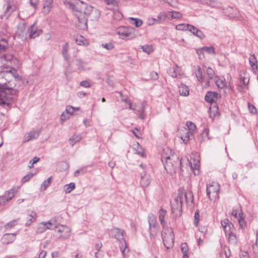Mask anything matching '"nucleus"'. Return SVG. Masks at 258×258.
I'll return each mask as SVG.
<instances>
[{
  "label": "nucleus",
  "mask_w": 258,
  "mask_h": 258,
  "mask_svg": "<svg viewBox=\"0 0 258 258\" xmlns=\"http://www.w3.org/2000/svg\"><path fill=\"white\" fill-rule=\"evenodd\" d=\"M20 82V79L15 69L2 71L0 72V105L10 106L12 102V98L7 96L6 92L8 90L10 93L14 95L17 90L14 89L16 85Z\"/></svg>",
  "instance_id": "obj_1"
},
{
  "label": "nucleus",
  "mask_w": 258,
  "mask_h": 258,
  "mask_svg": "<svg viewBox=\"0 0 258 258\" xmlns=\"http://www.w3.org/2000/svg\"><path fill=\"white\" fill-rule=\"evenodd\" d=\"M67 4L71 9L77 12L76 15L82 17H88L90 15L93 10V8L91 6L80 0L76 1L74 4L69 2Z\"/></svg>",
  "instance_id": "obj_2"
},
{
  "label": "nucleus",
  "mask_w": 258,
  "mask_h": 258,
  "mask_svg": "<svg viewBox=\"0 0 258 258\" xmlns=\"http://www.w3.org/2000/svg\"><path fill=\"white\" fill-rule=\"evenodd\" d=\"M162 161L167 172L172 175L176 172L178 165V159L173 154L167 155L165 153L162 156Z\"/></svg>",
  "instance_id": "obj_3"
},
{
  "label": "nucleus",
  "mask_w": 258,
  "mask_h": 258,
  "mask_svg": "<svg viewBox=\"0 0 258 258\" xmlns=\"http://www.w3.org/2000/svg\"><path fill=\"white\" fill-rule=\"evenodd\" d=\"M162 241L167 249H169L173 246L174 235L172 228L167 226L162 227L161 232Z\"/></svg>",
  "instance_id": "obj_4"
},
{
  "label": "nucleus",
  "mask_w": 258,
  "mask_h": 258,
  "mask_svg": "<svg viewBox=\"0 0 258 258\" xmlns=\"http://www.w3.org/2000/svg\"><path fill=\"white\" fill-rule=\"evenodd\" d=\"M220 185L218 182H212L207 186V194L211 201H215L219 199Z\"/></svg>",
  "instance_id": "obj_5"
},
{
  "label": "nucleus",
  "mask_w": 258,
  "mask_h": 258,
  "mask_svg": "<svg viewBox=\"0 0 258 258\" xmlns=\"http://www.w3.org/2000/svg\"><path fill=\"white\" fill-rule=\"evenodd\" d=\"M135 31L132 27L120 26L116 30V33L122 39H132L135 37Z\"/></svg>",
  "instance_id": "obj_6"
},
{
  "label": "nucleus",
  "mask_w": 258,
  "mask_h": 258,
  "mask_svg": "<svg viewBox=\"0 0 258 258\" xmlns=\"http://www.w3.org/2000/svg\"><path fill=\"white\" fill-rule=\"evenodd\" d=\"M184 199L183 190L180 189L177 197L171 203L172 212L180 213L182 210V202Z\"/></svg>",
  "instance_id": "obj_7"
},
{
  "label": "nucleus",
  "mask_w": 258,
  "mask_h": 258,
  "mask_svg": "<svg viewBox=\"0 0 258 258\" xmlns=\"http://www.w3.org/2000/svg\"><path fill=\"white\" fill-rule=\"evenodd\" d=\"M149 224L150 237L151 240H153L157 236L159 229L156 218L155 216H153L149 218Z\"/></svg>",
  "instance_id": "obj_8"
},
{
  "label": "nucleus",
  "mask_w": 258,
  "mask_h": 258,
  "mask_svg": "<svg viewBox=\"0 0 258 258\" xmlns=\"http://www.w3.org/2000/svg\"><path fill=\"white\" fill-rule=\"evenodd\" d=\"M43 4L42 12L44 14H47L50 11L53 0H43ZM38 2L39 0H30L31 5L35 9L37 8V5Z\"/></svg>",
  "instance_id": "obj_9"
},
{
  "label": "nucleus",
  "mask_w": 258,
  "mask_h": 258,
  "mask_svg": "<svg viewBox=\"0 0 258 258\" xmlns=\"http://www.w3.org/2000/svg\"><path fill=\"white\" fill-rule=\"evenodd\" d=\"M28 29L24 23H20L17 26V30L15 34V37L21 39L22 41L27 38Z\"/></svg>",
  "instance_id": "obj_10"
},
{
  "label": "nucleus",
  "mask_w": 258,
  "mask_h": 258,
  "mask_svg": "<svg viewBox=\"0 0 258 258\" xmlns=\"http://www.w3.org/2000/svg\"><path fill=\"white\" fill-rule=\"evenodd\" d=\"M1 61L4 63V70L3 71L14 69L12 67V63L16 61V59L11 54H7L3 56Z\"/></svg>",
  "instance_id": "obj_11"
},
{
  "label": "nucleus",
  "mask_w": 258,
  "mask_h": 258,
  "mask_svg": "<svg viewBox=\"0 0 258 258\" xmlns=\"http://www.w3.org/2000/svg\"><path fill=\"white\" fill-rule=\"evenodd\" d=\"M178 136L185 144H187L194 137L191 133L186 130V128L183 127L178 130Z\"/></svg>",
  "instance_id": "obj_12"
},
{
  "label": "nucleus",
  "mask_w": 258,
  "mask_h": 258,
  "mask_svg": "<svg viewBox=\"0 0 258 258\" xmlns=\"http://www.w3.org/2000/svg\"><path fill=\"white\" fill-rule=\"evenodd\" d=\"M15 195V190L11 189L6 191L3 195L0 196V205L3 206L12 199Z\"/></svg>",
  "instance_id": "obj_13"
},
{
  "label": "nucleus",
  "mask_w": 258,
  "mask_h": 258,
  "mask_svg": "<svg viewBox=\"0 0 258 258\" xmlns=\"http://www.w3.org/2000/svg\"><path fill=\"white\" fill-rule=\"evenodd\" d=\"M78 21L76 22L77 27L82 30H86L87 29V17L80 16L76 15Z\"/></svg>",
  "instance_id": "obj_14"
},
{
  "label": "nucleus",
  "mask_w": 258,
  "mask_h": 258,
  "mask_svg": "<svg viewBox=\"0 0 258 258\" xmlns=\"http://www.w3.org/2000/svg\"><path fill=\"white\" fill-rule=\"evenodd\" d=\"M40 130H33L25 134L23 139V143L29 142L30 140L36 139L39 136Z\"/></svg>",
  "instance_id": "obj_15"
},
{
  "label": "nucleus",
  "mask_w": 258,
  "mask_h": 258,
  "mask_svg": "<svg viewBox=\"0 0 258 258\" xmlns=\"http://www.w3.org/2000/svg\"><path fill=\"white\" fill-rule=\"evenodd\" d=\"M196 158H191L189 161V164L191 169L192 170L195 175L199 174L200 160L198 155H196Z\"/></svg>",
  "instance_id": "obj_16"
},
{
  "label": "nucleus",
  "mask_w": 258,
  "mask_h": 258,
  "mask_svg": "<svg viewBox=\"0 0 258 258\" xmlns=\"http://www.w3.org/2000/svg\"><path fill=\"white\" fill-rule=\"evenodd\" d=\"M53 226L55 227V226L50 221L41 222L37 227V232L38 233H42L46 231V230L51 229Z\"/></svg>",
  "instance_id": "obj_17"
},
{
  "label": "nucleus",
  "mask_w": 258,
  "mask_h": 258,
  "mask_svg": "<svg viewBox=\"0 0 258 258\" xmlns=\"http://www.w3.org/2000/svg\"><path fill=\"white\" fill-rule=\"evenodd\" d=\"M217 86L220 89L225 90L228 88L225 79L223 77L215 76L214 79Z\"/></svg>",
  "instance_id": "obj_18"
},
{
  "label": "nucleus",
  "mask_w": 258,
  "mask_h": 258,
  "mask_svg": "<svg viewBox=\"0 0 258 258\" xmlns=\"http://www.w3.org/2000/svg\"><path fill=\"white\" fill-rule=\"evenodd\" d=\"M168 73L173 78H176L178 76H181L183 74L181 68L176 64L174 68H170L168 70Z\"/></svg>",
  "instance_id": "obj_19"
},
{
  "label": "nucleus",
  "mask_w": 258,
  "mask_h": 258,
  "mask_svg": "<svg viewBox=\"0 0 258 258\" xmlns=\"http://www.w3.org/2000/svg\"><path fill=\"white\" fill-rule=\"evenodd\" d=\"M109 234L116 239H123V231L117 228H113L110 230Z\"/></svg>",
  "instance_id": "obj_20"
},
{
  "label": "nucleus",
  "mask_w": 258,
  "mask_h": 258,
  "mask_svg": "<svg viewBox=\"0 0 258 258\" xmlns=\"http://www.w3.org/2000/svg\"><path fill=\"white\" fill-rule=\"evenodd\" d=\"M250 66L252 72L256 74L258 69L257 61L254 54H251L248 58Z\"/></svg>",
  "instance_id": "obj_21"
},
{
  "label": "nucleus",
  "mask_w": 258,
  "mask_h": 258,
  "mask_svg": "<svg viewBox=\"0 0 258 258\" xmlns=\"http://www.w3.org/2000/svg\"><path fill=\"white\" fill-rule=\"evenodd\" d=\"M37 218V214L33 211H29L27 214V221L26 222L25 225L26 226H29L31 225V224L34 222H35Z\"/></svg>",
  "instance_id": "obj_22"
},
{
  "label": "nucleus",
  "mask_w": 258,
  "mask_h": 258,
  "mask_svg": "<svg viewBox=\"0 0 258 258\" xmlns=\"http://www.w3.org/2000/svg\"><path fill=\"white\" fill-rule=\"evenodd\" d=\"M16 238V234H6L2 237V241L4 243L9 244L13 242Z\"/></svg>",
  "instance_id": "obj_23"
},
{
  "label": "nucleus",
  "mask_w": 258,
  "mask_h": 258,
  "mask_svg": "<svg viewBox=\"0 0 258 258\" xmlns=\"http://www.w3.org/2000/svg\"><path fill=\"white\" fill-rule=\"evenodd\" d=\"M219 94L215 92H208L205 96V100L208 102H213L218 98Z\"/></svg>",
  "instance_id": "obj_24"
},
{
  "label": "nucleus",
  "mask_w": 258,
  "mask_h": 258,
  "mask_svg": "<svg viewBox=\"0 0 258 258\" xmlns=\"http://www.w3.org/2000/svg\"><path fill=\"white\" fill-rule=\"evenodd\" d=\"M206 74L208 76V80H207V83L204 86V87H207L208 86H209L210 85L211 80H214V78L215 77L214 76V72L211 68H208L207 69Z\"/></svg>",
  "instance_id": "obj_25"
},
{
  "label": "nucleus",
  "mask_w": 258,
  "mask_h": 258,
  "mask_svg": "<svg viewBox=\"0 0 258 258\" xmlns=\"http://www.w3.org/2000/svg\"><path fill=\"white\" fill-rule=\"evenodd\" d=\"M188 31L200 39H203L205 37L204 34L201 30L192 25H190Z\"/></svg>",
  "instance_id": "obj_26"
},
{
  "label": "nucleus",
  "mask_w": 258,
  "mask_h": 258,
  "mask_svg": "<svg viewBox=\"0 0 258 258\" xmlns=\"http://www.w3.org/2000/svg\"><path fill=\"white\" fill-rule=\"evenodd\" d=\"M151 182L150 176L146 174L142 176L140 183L142 187H146L149 185Z\"/></svg>",
  "instance_id": "obj_27"
},
{
  "label": "nucleus",
  "mask_w": 258,
  "mask_h": 258,
  "mask_svg": "<svg viewBox=\"0 0 258 258\" xmlns=\"http://www.w3.org/2000/svg\"><path fill=\"white\" fill-rule=\"evenodd\" d=\"M167 211L163 209H160L159 211V219L162 227L167 226L166 223L164 220Z\"/></svg>",
  "instance_id": "obj_28"
},
{
  "label": "nucleus",
  "mask_w": 258,
  "mask_h": 258,
  "mask_svg": "<svg viewBox=\"0 0 258 258\" xmlns=\"http://www.w3.org/2000/svg\"><path fill=\"white\" fill-rule=\"evenodd\" d=\"M41 33L42 31L41 30H38L34 24L31 26L29 34V37L30 38H35L38 36Z\"/></svg>",
  "instance_id": "obj_29"
},
{
  "label": "nucleus",
  "mask_w": 258,
  "mask_h": 258,
  "mask_svg": "<svg viewBox=\"0 0 258 258\" xmlns=\"http://www.w3.org/2000/svg\"><path fill=\"white\" fill-rule=\"evenodd\" d=\"M221 225L225 233H228L231 231V226H233L229 221L225 219L221 221Z\"/></svg>",
  "instance_id": "obj_30"
},
{
  "label": "nucleus",
  "mask_w": 258,
  "mask_h": 258,
  "mask_svg": "<svg viewBox=\"0 0 258 258\" xmlns=\"http://www.w3.org/2000/svg\"><path fill=\"white\" fill-rule=\"evenodd\" d=\"M77 66L80 70H87L91 68L90 66L87 62L81 59L77 60Z\"/></svg>",
  "instance_id": "obj_31"
},
{
  "label": "nucleus",
  "mask_w": 258,
  "mask_h": 258,
  "mask_svg": "<svg viewBox=\"0 0 258 258\" xmlns=\"http://www.w3.org/2000/svg\"><path fill=\"white\" fill-rule=\"evenodd\" d=\"M184 199L185 200L186 203L189 205H192L194 202V196L191 191L185 193L183 191Z\"/></svg>",
  "instance_id": "obj_32"
},
{
  "label": "nucleus",
  "mask_w": 258,
  "mask_h": 258,
  "mask_svg": "<svg viewBox=\"0 0 258 258\" xmlns=\"http://www.w3.org/2000/svg\"><path fill=\"white\" fill-rule=\"evenodd\" d=\"M179 93L181 96H188L189 94V89L188 87L183 84H181L179 86Z\"/></svg>",
  "instance_id": "obj_33"
},
{
  "label": "nucleus",
  "mask_w": 258,
  "mask_h": 258,
  "mask_svg": "<svg viewBox=\"0 0 258 258\" xmlns=\"http://www.w3.org/2000/svg\"><path fill=\"white\" fill-rule=\"evenodd\" d=\"M75 42L78 45H88V41L82 35H77L75 38Z\"/></svg>",
  "instance_id": "obj_34"
},
{
  "label": "nucleus",
  "mask_w": 258,
  "mask_h": 258,
  "mask_svg": "<svg viewBox=\"0 0 258 258\" xmlns=\"http://www.w3.org/2000/svg\"><path fill=\"white\" fill-rule=\"evenodd\" d=\"M186 125L187 126L186 130L194 136L197 130L196 124L191 121H187L186 123Z\"/></svg>",
  "instance_id": "obj_35"
},
{
  "label": "nucleus",
  "mask_w": 258,
  "mask_h": 258,
  "mask_svg": "<svg viewBox=\"0 0 258 258\" xmlns=\"http://www.w3.org/2000/svg\"><path fill=\"white\" fill-rule=\"evenodd\" d=\"M199 51H205V52H207L209 54H215V48L212 46L203 47L201 48L200 49H199L197 50V52L199 54L200 58H201L200 54L199 53Z\"/></svg>",
  "instance_id": "obj_36"
},
{
  "label": "nucleus",
  "mask_w": 258,
  "mask_h": 258,
  "mask_svg": "<svg viewBox=\"0 0 258 258\" xmlns=\"http://www.w3.org/2000/svg\"><path fill=\"white\" fill-rule=\"evenodd\" d=\"M133 149L136 154L142 156L144 155V150L139 143L137 142L133 145Z\"/></svg>",
  "instance_id": "obj_37"
},
{
  "label": "nucleus",
  "mask_w": 258,
  "mask_h": 258,
  "mask_svg": "<svg viewBox=\"0 0 258 258\" xmlns=\"http://www.w3.org/2000/svg\"><path fill=\"white\" fill-rule=\"evenodd\" d=\"M168 16H169V19L171 20V19H180L182 18V15L181 13H180L179 12H177V11H170V12H168Z\"/></svg>",
  "instance_id": "obj_38"
},
{
  "label": "nucleus",
  "mask_w": 258,
  "mask_h": 258,
  "mask_svg": "<svg viewBox=\"0 0 258 258\" xmlns=\"http://www.w3.org/2000/svg\"><path fill=\"white\" fill-rule=\"evenodd\" d=\"M167 18H169L168 13L167 12H161L157 16V22L158 24L163 22L166 20Z\"/></svg>",
  "instance_id": "obj_39"
},
{
  "label": "nucleus",
  "mask_w": 258,
  "mask_h": 258,
  "mask_svg": "<svg viewBox=\"0 0 258 258\" xmlns=\"http://www.w3.org/2000/svg\"><path fill=\"white\" fill-rule=\"evenodd\" d=\"M52 177H49L47 180L43 181L40 188V190L44 191L50 185L51 183Z\"/></svg>",
  "instance_id": "obj_40"
},
{
  "label": "nucleus",
  "mask_w": 258,
  "mask_h": 258,
  "mask_svg": "<svg viewBox=\"0 0 258 258\" xmlns=\"http://www.w3.org/2000/svg\"><path fill=\"white\" fill-rule=\"evenodd\" d=\"M81 140V136L80 135H74L69 140V143L72 146H74L76 143Z\"/></svg>",
  "instance_id": "obj_41"
},
{
  "label": "nucleus",
  "mask_w": 258,
  "mask_h": 258,
  "mask_svg": "<svg viewBox=\"0 0 258 258\" xmlns=\"http://www.w3.org/2000/svg\"><path fill=\"white\" fill-rule=\"evenodd\" d=\"M196 77L197 78L198 80L202 83L204 81V79L203 77V73L201 70V68L200 66H197L196 68V71L195 72Z\"/></svg>",
  "instance_id": "obj_42"
},
{
  "label": "nucleus",
  "mask_w": 258,
  "mask_h": 258,
  "mask_svg": "<svg viewBox=\"0 0 258 258\" xmlns=\"http://www.w3.org/2000/svg\"><path fill=\"white\" fill-rule=\"evenodd\" d=\"M128 20L130 21V23L136 27H140L143 24V21L138 18L130 17L128 18Z\"/></svg>",
  "instance_id": "obj_43"
},
{
  "label": "nucleus",
  "mask_w": 258,
  "mask_h": 258,
  "mask_svg": "<svg viewBox=\"0 0 258 258\" xmlns=\"http://www.w3.org/2000/svg\"><path fill=\"white\" fill-rule=\"evenodd\" d=\"M180 249L183 253V258H188L187 252L188 251V245L186 243H181Z\"/></svg>",
  "instance_id": "obj_44"
},
{
  "label": "nucleus",
  "mask_w": 258,
  "mask_h": 258,
  "mask_svg": "<svg viewBox=\"0 0 258 258\" xmlns=\"http://www.w3.org/2000/svg\"><path fill=\"white\" fill-rule=\"evenodd\" d=\"M243 74L244 75L243 76H242V74L240 75V81L242 82L244 85H247L249 81L248 75L246 71H244Z\"/></svg>",
  "instance_id": "obj_45"
},
{
  "label": "nucleus",
  "mask_w": 258,
  "mask_h": 258,
  "mask_svg": "<svg viewBox=\"0 0 258 258\" xmlns=\"http://www.w3.org/2000/svg\"><path fill=\"white\" fill-rule=\"evenodd\" d=\"M218 114V107L214 105L211 107L209 109L210 116L212 118H214Z\"/></svg>",
  "instance_id": "obj_46"
},
{
  "label": "nucleus",
  "mask_w": 258,
  "mask_h": 258,
  "mask_svg": "<svg viewBox=\"0 0 258 258\" xmlns=\"http://www.w3.org/2000/svg\"><path fill=\"white\" fill-rule=\"evenodd\" d=\"M209 139V130L207 128H205L201 134L199 140L202 142Z\"/></svg>",
  "instance_id": "obj_47"
},
{
  "label": "nucleus",
  "mask_w": 258,
  "mask_h": 258,
  "mask_svg": "<svg viewBox=\"0 0 258 258\" xmlns=\"http://www.w3.org/2000/svg\"><path fill=\"white\" fill-rule=\"evenodd\" d=\"M190 25L187 24L182 23L176 26V29L179 31H187L189 30Z\"/></svg>",
  "instance_id": "obj_48"
},
{
  "label": "nucleus",
  "mask_w": 258,
  "mask_h": 258,
  "mask_svg": "<svg viewBox=\"0 0 258 258\" xmlns=\"http://www.w3.org/2000/svg\"><path fill=\"white\" fill-rule=\"evenodd\" d=\"M232 215L238 219L240 217L243 216V213L241 209H239L233 210L232 212Z\"/></svg>",
  "instance_id": "obj_49"
},
{
  "label": "nucleus",
  "mask_w": 258,
  "mask_h": 258,
  "mask_svg": "<svg viewBox=\"0 0 258 258\" xmlns=\"http://www.w3.org/2000/svg\"><path fill=\"white\" fill-rule=\"evenodd\" d=\"M145 109V105L143 103L142 105L141 111H139V110L135 111L136 113L139 114V118L142 119H143L145 118V114L144 113Z\"/></svg>",
  "instance_id": "obj_50"
},
{
  "label": "nucleus",
  "mask_w": 258,
  "mask_h": 258,
  "mask_svg": "<svg viewBox=\"0 0 258 258\" xmlns=\"http://www.w3.org/2000/svg\"><path fill=\"white\" fill-rule=\"evenodd\" d=\"M79 109V107H74L72 106L68 105L66 107V112L71 114H73L75 111H78Z\"/></svg>",
  "instance_id": "obj_51"
},
{
  "label": "nucleus",
  "mask_w": 258,
  "mask_h": 258,
  "mask_svg": "<svg viewBox=\"0 0 258 258\" xmlns=\"http://www.w3.org/2000/svg\"><path fill=\"white\" fill-rule=\"evenodd\" d=\"M142 49L145 52L150 54L153 51V47L151 45H146L142 46Z\"/></svg>",
  "instance_id": "obj_52"
},
{
  "label": "nucleus",
  "mask_w": 258,
  "mask_h": 258,
  "mask_svg": "<svg viewBox=\"0 0 258 258\" xmlns=\"http://www.w3.org/2000/svg\"><path fill=\"white\" fill-rule=\"evenodd\" d=\"M226 233L228 234V239L230 243H234L236 242V236L234 233H232L231 231Z\"/></svg>",
  "instance_id": "obj_53"
},
{
  "label": "nucleus",
  "mask_w": 258,
  "mask_h": 258,
  "mask_svg": "<svg viewBox=\"0 0 258 258\" xmlns=\"http://www.w3.org/2000/svg\"><path fill=\"white\" fill-rule=\"evenodd\" d=\"M101 46L108 50H111L114 48L113 43L111 42L102 44Z\"/></svg>",
  "instance_id": "obj_54"
},
{
  "label": "nucleus",
  "mask_w": 258,
  "mask_h": 258,
  "mask_svg": "<svg viewBox=\"0 0 258 258\" xmlns=\"http://www.w3.org/2000/svg\"><path fill=\"white\" fill-rule=\"evenodd\" d=\"M238 220L239 227L242 229H245L246 227V224L245 221L244 220L243 216L240 217V218L238 219Z\"/></svg>",
  "instance_id": "obj_55"
},
{
  "label": "nucleus",
  "mask_w": 258,
  "mask_h": 258,
  "mask_svg": "<svg viewBox=\"0 0 258 258\" xmlns=\"http://www.w3.org/2000/svg\"><path fill=\"white\" fill-rule=\"evenodd\" d=\"M223 250V251L221 253V256H223V254H224L225 258H229L231 253L229 249L227 247H224Z\"/></svg>",
  "instance_id": "obj_56"
},
{
  "label": "nucleus",
  "mask_w": 258,
  "mask_h": 258,
  "mask_svg": "<svg viewBox=\"0 0 258 258\" xmlns=\"http://www.w3.org/2000/svg\"><path fill=\"white\" fill-rule=\"evenodd\" d=\"M8 46L7 42L4 39H0V51L5 50Z\"/></svg>",
  "instance_id": "obj_57"
},
{
  "label": "nucleus",
  "mask_w": 258,
  "mask_h": 258,
  "mask_svg": "<svg viewBox=\"0 0 258 258\" xmlns=\"http://www.w3.org/2000/svg\"><path fill=\"white\" fill-rule=\"evenodd\" d=\"M66 186H67V188L66 189V193H70L71 191H72L75 188V184L74 182H72L68 184H67V185H66Z\"/></svg>",
  "instance_id": "obj_58"
},
{
  "label": "nucleus",
  "mask_w": 258,
  "mask_h": 258,
  "mask_svg": "<svg viewBox=\"0 0 258 258\" xmlns=\"http://www.w3.org/2000/svg\"><path fill=\"white\" fill-rule=\"evenodd\" d=\"M33 176V174L32 173H29L27 174L26 175L24 176L21 179V182L24 183L28 181H29L32 177Z\"/></svg>",
  "instance_id": "obj_59"
},
{
  "label": "nucleus",
  "mask_w": 258,
  "mask_h": 258,
  "mask_svg": "<svg viewBox=\"0 0 258 258\" xmlns=\"http://www.w3.org/2000/svg\"><path fill=\"white\" fill-rule=\"evenodd\" d=\"M16 9V6L11 3H9L6 7V11L7 12H10V13L13 12Z\"/></svg>",
  "instance_id": "obj_60"
},
{
  "label": "nucleus",
  "mask_w": 258,
  "mask_h": 258,
  "mask_svg": "<svg viewBox=\"0 0 258 258\" xmlns=\"http://www.w3.org/2000/svg\"><path fill=\"white\" fill-rule=\"evenodd\" d=\"M39 158L37 157H34L32 160L29 161V165H28V167L29 168H31L33 167V165L36 163H37L39 161Z\"/></svg>",
  "instance_id": "obj_61"
},
{
  "label": "nucleus",
  "mask_w": 258,
  "mask_h": 258,
  "mask_svg": "<svg viewBox=\"0 0 258 258\" xmlns=\"http://www.w3.org/2000/svg\"><path fill=\"white\" fill-rule=\"evenodd\" d=\"M17 220H13L5 225V228L7 229L11 228L17 224Z\"/></svg>",
  "instance_id": "obj_62"
},
{
  "label": "nucleus",
  "mask_w": 258,
  "mask_h": 258,
  "mask_svg": "<svg viewBox=\"0 0 258 258\" xmlns=\"http://www.w3.org/2000/svg\"><path fill=\"white\" fill-rule=\"evenodd\" d=\"M147 23L148 25H153L156 23L158 24V22L157 19L153 18H149L147 20Z\"/></svg>",
  "instance_id": "obj_63"
},
{
  "label": "nucleus",
  "mask_w": 258,
  "mask_h": 258,
  "mask_svg": "<svg viewBox=\"0 0 258 258\" xmlns=\"http://www.w3.org/2000/svg\"><path fill=\"white\" fill-rule=\"evenodd\" d=\"M199 219H200V215L198 211H196V212L195 213L194 216V224L195 226H197L199 222Z\"/></svg>",
  "instance_id": "obj_64"
}]
</instances>
